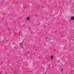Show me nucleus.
<instances>
[{
  "mask_svg": "<svg viewBox=\"0 0 74 74\" xmlns=\"http://www.w3.org/2000/svg\"><path fill=\"white\" fill-rule=\"evenodd\" d=\"M71 20H74V16L71 17Z\"/></svg>",
  "mask_w": 74,
  "mask_h": 74,
  "instance_id": "f257e3e1",
  "label": "nucleus"
},
{
  "mask_svg": "<svg viewBox=\"0 0 74 74\" xmlns=\"http://www.w3.org/2000/svg\"><path fill=\"white\" fill-rule=\"evenodd\" d=\"M26 19L27 20H29L30 19V18L29 17H28L27 18H26Z\"/></svg>",
  "mask_w": 74,
  "mask_h": 74,
  "instance_id": "f03ea898",
  "label": "nucleus"
},
{
  "mask_svg": "<svg viewBox=\"0 0 74 74\" xmlns=\"http://www.w3.org/2000/svg\"><path fill=\"white\" fill-rule=\"evenodd\" d=\"M53 56H52L51 57L50 59L51 60L52 59H53Z\"/></svg>",
  "mask_w": 74,
  "mask_h": 74,
  "instance_id": "7ed1b4c3",
  "label": "nucleus"
},
{
  "mask_svg": "<svg viewBox=\"0 0 74 74\" xmlns=\"http://www.w3.org/2000/svg\"><path fill=\"white\" fill-rule=\"evenodd\" d=\"M20 45V46H21V45H22V43Z\"/></svg>",
  "mask_w": 74,
  "mask_h": 74,
  "instance_id": "20e7f679",
  "label": "nucleus"
},
{
  "mask_svg": "<svg viewBox=\"0 0 74 74\" xmlns=\"http://www.w3.org/2000/svg\"><path fill=\"white\" fill-rule=\"evenodd\" d=\"M63 71V69H62L61 70V71Z\"/></svg>",
  "mask_w": 74,
  "mask_h": 74,
  "instance_id": "39448f33",
  "label": "nucleus"
},
{
  "mask_svg": "<svg viewBox=\"0 0 74 74\" xmlns=\"http://www.w3.org/2000/svg\"><path fill=\"white\" fill-rule=\"evenodd\" d=\"M29 29H30V28L29 27Z\"/></svg>",
  "mask_w": 74,
  "mask_h": 74,
  "instance_id": "423d86ee",
  "label": "nucleus"
}]
</instances>
